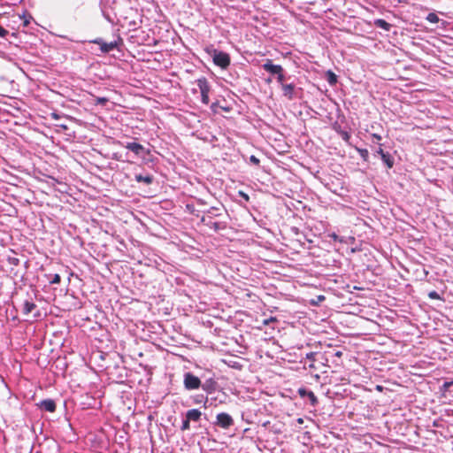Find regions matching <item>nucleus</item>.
<instances>
[{
    "label": "nucleus",
    "instance_id": "1",
    "mask_svg": "<svg viewBox=\"0 0 453 453\" xmlns=\"http://www.w3.org/2000/svg\"><path fill=\"white\" fill-rule=\"evenodd\" d=\"M205 51L212 58L214 65H216L217 66L222 69H226L230 65L231 58L228 53L219 50L215 49L212 45L207 47L205 49Z\"/></svg>",
    "mask_w": 453,
    "mask_h": 453
},
{
    "label": "nucleus",
    "instance_id": "2",
    "mask_svg": "<svg viewBox=\"0 0 453 453\" xmlns=\"http://www.w3.org/2000/svg\"><path fill=\"white\" fill-rule=\"evenodd\" d=\"M89 42L99 45L101 52L106 54L118 48L119 43H122V39L119 37L116 41L106 42L102 38H96Z\"/></svg>",
    "mask_w": 453,
    "mask_h": 453
},
{
    "label": "nucleus",
    "instance_id": "3",
    "mask_svg": "<svg viewBox=\"0 0 453 453\" xmlns=\"http://www.w3.org/2000/svg\"><path fill=\"white\" fill-rule=\"evenodd\" d=\"M197 86L200 89L201 93V101L203 104H209L210 98L209 93L211 90V86L205 77H202L196 81Z\"/></svg>",
    "mask_w": 453,
    "mask_h": 453
},
{
    "label": "nucleus",
    "instance_id": "4",
    "mask_svg": "<svg viewBox=\"0 0 453 453\" xmlns=\"http://www.w3.org/2000/svg\"><path fill=\"white\" fill-rule=\"evenodd\" d=\"M183 385L187 390H195L201 388V380L188 372L184 374Z\"/></svg>",
    "mask_w": 453,
    "mask_h": 453
},
{
    "label": "nucleus",
    "instance_id": "5",
    "mask_svg": "<svg viewBox=\"0 0 453 453\" xmlns=\"http://www.w3.org/2000/svg\"><path fill=\"white\" fill-rule=\"evenodd\" d=\"M234 418L231 417V415L226 412H220L217 414L216 421L214 424L220 428L228 429L234 426Z\"/></svg>",
    "mask_w": 453,
    "mask_h": 453
},
{
    "label": "nucleus",
    "instance_id": "6",
    "mask_svg": "<svg viewBox=\"0 0 453 453\" xmlns=\"http://www.w3.org/2000/svg\"><path fill=\"white\" fill-rule=\"evenodd\" d=\"M119 144L132 151L135 156L138 157L144 156L145 154L150 153V150L145 149L144 146L134 142H127L126 144L119 142Z\"/></svg>",
    "mask_w": 453,
    "mask_h": 453
},
{
    "label": "nucleus",
    "instance_id": "7",
    "mask_svg": "<svg viewBox=\"0 0 453 453\" xmlns=\"http://www.w3.org/2000/svg\"><path fill=\"white\" fill-rule=\"evenodd\" d=\"M262 68L267 73L276 76L280 73H284L283 67L280 65H274L271 59H266V61L262 65Z\"/></svg>",
    "mask_w": 453,
    "mask_h": 453
},
{
    "label": "nucleus",
    "instance_id": "8",
    "mask_svg": "<svg viewBox=\"0 0 453 453\" xmlns=\"http://www.w3.org/2000/svg\"><path fill=\"white\" fill-rule=\"evenodd\" d=\"M298 394L302 398H308L311 406L315 407L319 403L317 396L314 393L305 388H300Z\"/></svg>",
    "mask_w": 453,
    "mask_h": 453
},
{
    "label": "nucleus",
    "instance_id": "9",
    "mask_svg": "<svg viewBox=\"0 0 453 453\" xmlns=\"http://www.w3.org/2000/svg\"><path fill=\"white\" fill-rule=\"evenodd\" d=\"M38 407L45 411L54 412L56 411L57 405L53 399H44L37 403Z\"/></svg>",
    "mask_w": 453,
    "mask_h": 453
},
{
    "label": "nucleus",
    "instance_id": "10",
    "mask_svg": "<svg viewBox=\"0 0 453 453\" xmlns=\"http://www.w3.org/2000/svg\"><path fill=\"white\" fill-rule=\"evenodd\" d=\"M201 388L208 395L216 391L218 383L213 379L206 380L203 383L201 382Z\"/></svg>",
    "mask_w": 453,
    "mask_h": 453
},
{
    "label": "nucleus",
    "instance_id": "11",
    "mask_svg": "<svg viewBox=\"0 0 453 453\" xmlns=\"http://www.w3.org/2000/svg\"><path fill=\"white\" fill-rule=\"evenodd\" d=\"M185 418L189 422H198L202 418V412L198 409H191L186 412Z\"/></svg>",
    "mask_w": 453,
    "mask_h": 453
},
{
    "label": "nucleus",
    "instance_id": "12",
    "mask_svg": "<svg viewBox=\"0 0 453 453\" xmlns=\"http://www.w3.org/2000/svg\"><path fill=\"white\" fill-rule=\"evenodd\" d=\"M283 96L288 100H292L295 97L296 85L294 83L284 84L281 86Z\"/></svg>",
    "mask_w": 453,
    "mask_h": 453
},
{
    "label": "nucleus",
    "instance_id": "13",
    "mask_svg": "<svg viewBox=\"0 0 453 453\" xmlns=\"http://www.w3.org/2000/svg\"><path fill=\"white\" fill-rule=\"evenodd\" d=\"M319 356V353L317 352H309L306 354V359L310 361L308 366L310 369L318 370L319 367L317 365V362L319 359L317 357Z\"/></svg>",
    "mask_w": 453,
    "mask_h": 453
},
{
    "label": "nucleus",
    "instance_id": "14",
    "mask_svg": "<svg viewBox=\"0 0 453 453\" xmlns=\"http://www.w3.org/2000/svg\"><path fill=\"white\" fill-rule=\"evenodd\" d=\"M36 308V304L33 300H25L22 306V312L25 315L31 313Z\"/></svg>",
    "mask_w": 453,
    "mask_h": 453
},
{
    "label": "nucleus",
    "instance_id": "15",
    "mask_svg": "<svg viewBox=\"0 0 453 453\" xmlns=\"http://www.w3.org/2000/svg\"><path fill=\"white\" fill-rule=\"evenodd\" d=\"M134 180L137 182H144L145 184L150 185L153 182L154 177L151 174H146V175L135 174Z\"/></svg>",
    "mask_w": 453,
    "mask_h": 453
},
{
    "label": "nucleus",
    "instance_id": "16",
    "mask_svg": "<svg viewBox=\"0 0 453 453\" xmlns=\"http://www.w3.org/2000/svg\"><path fill=\"white\" fill-rule=\"evenodd\" d=\"M374 26L376 27L381 28L385 31H389L392 27V25L388 22H387L385 19H377L374 20Z\"/></svg>",
    "mask_w": 453,
    "mask_h": 453
},
{
    "label": "nucleus",
    "instance_id": "17",
    "mask_svg": "<svg viewBox=\"0 0 453 453\" xmlns=\"http://www.w3.org/2000/svg\"><path fill=\"white\" fill-rule=\"evenodd\" d=\"M219 208H218V207H214V206L211 207L210 209L207 210L206 217H203L202 219V221L204 222L206 220V218L212 219V218L220 216V213L219 212Z\"/></svg>",
    "mask_w": 453,
    "mask_h": 453
},
{
    "label": "nucleus",
    "instance_id": "18",
    "mask_svg": "<svg viewBox=\"0 0 453 453\" xmlns=\"http://www.w3.org/2000/svg\"><path fill=\"white\" fill-rule=\"evenodd\" d=\"M380 158L383 161V163L387 165L388 168L393 167L394 163H395L394 158L388 152L382 153V156Z\"/></svg>",
    "mask_w": 453,
    "mask_h": 453
},
{
    "label": "nucleus",
    "instance_id": "19",
    "mask_svg": "<svg viewBox=\"0 0 453 453\" xmlns=\"http://www.w3.org/2000/svg\"><path fill=\"white\" fill-rule=\"evenodd\" d=\"M206 225L209 226L210 228H211L215 231H219V230L226 228V224L222 223V222L209 221L208 223H206Z\"/></svg>",
    "mask_w": 453,
    "mask_h": 453
},
{
    "label": "nucleus",
    "instance_id": "20",
    "mask_svg": "<svg viewBox=\"0 0 453 453\" xmlns=\"http://www.w3.org/2000/svg\"><path fill=\"white\" fill-rule=\"evenodd\" d=\"M193 400H194V403H196V404L203 403L204 405H206V403L210 401L208 396H204L203 395H196L193 398Z\"/></svg>",
    "mask_w": 453,
    "mask_h": 453
},
{
    "label": "nucleus",
    "instance_id": "21",
    "mask_svg": "<svg viewBox=\"0 0 453 453\" xmlns=\"http://www.w3.org/2000/svg\"><path fill=\"white\" fill-rule=\"evenodd\" d=\"M326 76V80L330 85H334L337 82V76L333 72L328 71Z\"/></svg>",
    "mask_w": 453,
    "mask_h": 453
},
{
    "label": "nucleus",
    "instance_id": "22",
    "mask_svg": "<svg viewBox=\"0 0 453 453\" xmlns=\"http://www.w3.org/2000/svg\"><path fill=\"white\" fill-rule=\"evenodd\" d=\"M426 20L429 21L430 23H438L440 21V19L437 16V14L430 12L426 16Z\"/></svg>",
    "mask_w": 453,
    "mask_h": 453
},
{
    "label": "nucleus",
    "instance_id": "23",
    "mask_svg": "<svg viewBox=\"0 0 453 453\" xmlns=\"http://www.w3.org/2000/svg\"><path fill=\"white\" fill-rule=\"evenodd\" d=\"M104 17L111 24L115 22V16H111V13H109L104 9L102 10Z\"/></svg>",
    "mask_w": 453,
    "mask_h": 453
},
{
    "label": "nucleus",
    "instance_id": "24",
    "mask_svg": "<svg viewBox=\"0 0 453 453\" xmlns=\"http://www.w3.org/2000/svg\"><path fill=\"white\" fill-rule=\"evenodd\" d=\"M360 157L365 160L368 161L369 158V152L366 149H360L358 150Z\"/></svg>",
    "mask_w": 453,
    "mask_h": 453
},
{
    "label": "nucleus",
    "instance_id": "25",
    "mask_svg": "<svg viewBox=\"0 0 453 453\" xmlns=\"http://www.w3.org/2000/svg\"><path fill=\"white\" fill-rule=\"evenodd\" d=\"M328 237L332 240H334V242H343V238L342 237H340L338 234H336L335 233H330L328 234Z\"/></svg>",
    "mask_w": 453,
    "mask_h": 453
},
{
    "label": "nucleus",
    "instance_id": "26",
    "mask_svg": "<svg viewBox=\"0 0 453 453\" xmlns=\"http://www.w3.org/2000/svg\"><path fill=\"white\" fill-rule=\"evenodd\" d=\"M189 428H190V422L185 418L182 420L180 430L184 432V431L189 430Z\"/></svg>",
    "mask_w": 453,
    "mask_h": 453
},
{
    "label": "nucleus",
    "instance_id": "27",
    "mask_svg": "<svg viewBox=\"0 0 453 453\" xmlns=\"http://www.w3.org/2000/svg\"><path fill=\"white\" fill-rule=\"evenodd\" d=\"M342 139L345 142H349V140L350 139V134L348 131L346 130H342L340 132V134H338Z\"/></svg>",
    "mask_w": 453,
    "mask_h": 453
},
{
    "label": "nucleus",
    "instance_id": "28",
    "mask_svg": "<svg viewBox=\"0 0 453 453\" xmlns=\"http://www.w3.org/2000/svg\"><path fill=\"white\" fill-rule=\"evenodd\" d=\"M61 280L60 275L56 273L53 274L51 279L50 280V284H59Z\"/></svg>",
    "mask_w": 453,
    "mask_h": 453
},
{
    "label": "nucleus",
    "instance_id": "29",
    "mask_svg": "<svg viewBox=\"0 0 453 453\" xmlns=\"http://www.w3.org/2000/svg\"><path fill=\"white\" fill-rule=\"evenodd\" d=\"M276 79H277L278 83H280V86H283L284 84H286V83H285V75H284V73H280L277 75Z\"/></svg>",
    "mask_w": 453,
    "mask_h": 453
},
{
    "label": "nucleus",
    "instance_id": "30",
    "mask_svg": "<svg viewBox=\"0 0 453 453\" xmlns=\"http://www.w3.org/2000/svg\"><path fill=\"white\" fill-rule=\"evenodd\" d=\"M95 101L96 104L104 105L108 102V99L106 97H96Z\"/></svg>",
    "mask_w": 453,
    "mask_h": 453
},
{
    "label": "nucleus",
    "instance_id": "31",
    "mask_svg": "<svg viewBox=\"0 0 453 453\" xmlns=\"http://www.w3.org/2000/svg\"><path fill=\"white\" fill-rule=\"evenodd\" d=\"M250 162L255 165H259L260 160L254 155L250 157Z\"/></svg>",
    "mask_w": 453,
    "mask_h": 453
},
{
    "label": "nucleus",
    "instance_id": "32",
    "mask_svg": "<svg viewBox=\"0 0 453 453\" xmlns=\"http://www.w3.org/2000/svg\"><path fill=\"white\" fill-rule=\"evenodd\" d=\"M428 296H429V298H431L433 300H437V299L441 298L440 295L436 291L429 292Z\"/></svg>",
    "mask_w": 453,
    "mask_h": 453
},
{
    "label": "nucleus",
    "instance_id": "33",
    "mask_svg": "<svg viewBox=\"0 0 453 453\" xmlns=\"http://www.w3.org/2000/svg\"><path fill=\"white\" fill-rule=\"evenodd\" d=\"M8 34L9 32L2 26H0V37L4 38Z\"/></svg>",
    "mask_w": 453,
    "mask_h": 453
},
{
    "label": "nucleus",
    "instance_id": "34",
    "mask_svg": "<svg viewBox=\"0 0 453 453\" xmlns=\"http://www.w3.org/2000/svg\"><path fill=\"white\" fill-rule=\"evenodd\" d=\"M333 128H334V130L337 134H340V132L343 130V129L342 128V127H341L337 122H335V123L333 125Z\"/></svg>",
    "mask_w": 453,
    "mask_h": 453
},
{
    "label": "nucleus",
    "instance_id": "35",
    "mask_svg": "<svg viewBox=\"0 0 453 453\" xmlns=\"http://www.w3.org/2000/svg\"><path fill=\"white\" fill-rule=\"evenodd\" d=\"M325 299H326V297L324 296H317V301L316 302L312 301L311 303L313 304H318V303L323 302Z\"/></svg>",
    "mask_w": 453,
    "mask_h": 453
},
{
    "label": "nucleus",
    "instance_id": "36",
    "mask_svg": "<svg viewBox=\"0 0 453 453\" xmlns=\"http://www.w3.org/2000/svg\"><path fill=\"white\" fill-rule=\"evenodd\" d=\"M453 384V381H445L442 385L444 390H448Z\"/></svg>",
    "mask_w": 453,
    "mask_h": 453
},
{
    "label": "nucleus",
    "instance_id": "37",
    "mask_svg": "<svg viewBox=\"0 0 453 453\" xmlns=\"http://www.w3.org/2000/svg\"><path fill=\"white\" fill-rule=\"evenodd\" d=\"M239 196L243 198L246 202L250 200V196L243 191H239Z\"/></svg>",
    "mask_w": 453,
    "mask_h": 453
},
{
    "label": "nucleus",
    "instance_id": "38",
    "mask_svg": "<svg viewBox=\"0 0 453 453\" xmlns=\"http://www.w3.org/2000/svg\"><path fill=\"white\" fill-rule=\"evenodd\" d=\"M375 153H376V154H378V155H380V156L381 157V156H382V153H386V151H384V150H382V148L380 146V147L376 150Z\"/></svg>",
    "mask_w": 453,
    "mask_h": 453
},
{
    "label": "nucleus",
    "instance_id": "39",
    "mask_svg": "<svg viewBox=\"0 0 453 453\" xmlns=\"http://www.w3.org/2000/svg\"><path fill=\"white\" fill-rule=\"evenodd\" d=\"M334 356L337 357H341L342 356V352L338 350L334 353Z\"/></svg>",
    "mask_w": 453,
    "mask_h": 453
},
{
    "label": "nucleus",
    "instance_id": "40",
    "mask_svg": "<svg viewBox=\"0 0 453 453\" xmlns=\"http://www.w3.org/2000/svg\"><path fill=\"white\" fill-rule=\"evenodd\" d=\"M376 389H377L378 391H382L383 387H382V386L378 385V386H376Z\"/></svg>",
    "mask_w": 453,
    "mask_h": 453
},
{
    "label": "nucleus",
    "instance_id": "41",
    "mask_svg": "<svg viewBox=\"0 0 453 453\" xmlns=\"http://www.w3.org/2000/svg\"><path fill=\"white\" fill-rule=\"evenodd\" d=\"M29 24V20L25 19L24 20V26L27 27Z\"/></svg>",
    "mask_w": 453,
    "mask_h": 453
},
{
    "label": "nucleus",
    "instance_id": "42",
    "mask_svg": "<svg viewBox=\"0 0 453 453\" xmlns=\"http://www.w3.org/2000/svg\"><path fill=\"white\" fill-rule=\"evenodd\" d=\"M297 423H298V424H303V419L302 418H299L297 419Z\"/></svg>",
    "mask_w": 453,
    "mask_h": 453
},
{
    "label": "nucleus",
    "instance_id": "43",
    "mask_svg": "<svg viewBox=\"0 0 453 453\" xmlns=\"http://www.w3.org/2000/svg\"><path fill=\"white\" fill-rule=\"evenodd\" d=\"M441 24H442V26H446V25H448V24H449V22H447V21H444V20H443V21L441 22Z\"/></svg>",
    "mask_w": 453,
    "mask_h": 453
},
{
    "label": "nucleus",
    "instance_id": "44",
    "mask_svg": "<svg viewBox=\"0 0 453 453\" xmlns=\"http://www.w3.org/2000/svg\"><path fill=\"white\" fill-rule=\"evenodd\" d=\"M376 137V139H380V135H374Z\"/></svg>",
    "mask_w": 453,
    "mask_h": 453
},
{
    "label": "nucleus",
    "instance_id": "45",
    "mask_svg": "<svg viewBox=\"0 0 453 453\" xmlns=\"http://www.w3.org/2000/svg\"><path fill=\"white\" fill-rule=\"evenodd\" d=\"M452 29H453V22H452Z\"/></svg>",
    "mask_w": 453,
    "mask_h": 453
}]
</instances>
